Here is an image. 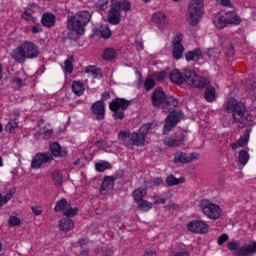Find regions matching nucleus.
Returning <instances> with one entry per match:
<instances>
[{"label": "nucleus", "instance_id": "obj_64", "mask_svg": "<svg viewBox=\"0 0 256 256\" xmlns=\"http://www.w3.org/2000/svg\"><path fill=\"white\" fill-rule=\"evenodd\" d=\"M79 256H89V251L83 250L82 252H80Z\"/></svg>", "mask_w": 256, "mask_h": 256}, {"label": "nucleus", "instance_id": "obj_15", "mask_svg": "<svg viewBox=\"0 0 256 256\" xmlns=\"http://www.w3.org/2000/svg\"><path fill=\"white\" fill-rule=\"evenodd\" d=\"M181 41H183V34L178 33L173 40L172 55L174 59H181V57H183L185 47H183V44L181 43Z\"/></svg>", "mask_w": 256, "mask_h": 256}, {"label": "nucleus", "instance_id": "obj_51", "mask_svg": "<svg viewBox=\"0 0 256 256\" xmlns=\"http://www.w3.org/2000/svg\"><path fill=\"white\" fill-rule=\"evenodd\" d=\"M102 255L103 256H113V250H111L109 247L105 246L102 248Z\"/></svg>", "mask_w": 256, "mask_h": 256}, {"label": "nucleus", "instance_id": "obj_35", "mask_svg": "<svg viewBox=\"0 0 256 256\" xmlns=\"http://www.w3.org/2000/svg\"><path fill=\"white\" fill-rule=\"evenodd\" d=\"M138 205V209H140V211H151V209H153V203L147 201V200H140V202L137 203Z\"/></svg>", "mask_w": 256, "mask_h": 256}, {"label": "nucleus", "instance_id": "obj_62", "mask_svg": "<svg viewBox=\"0 0 256 256\" xmlns=\"http://www.w3.org/2000/svg\"><path fill=\"white\" fill-rule=\"evenodd\" d=\"M136 47L139 51H143V43L141 41H136Z\"/></svg>", "mask_w": 256, "mask_h": 256}, {"label": "nucleus", "instance_id": "obj_17", "mask_svg": "<svg viewBox=\"0 0 256 256\" xmlns=\"http://www.w3.org/2000/svg\"><path fill=\"white\" fill-rule=\"evenodd\" d=\"M117 179H119V177H117V175L104 177V180H103L101 188H100V193H102V195H103L107 191H111V189H113V187H115V181H117Z\"/></svg>", "mask_w": 256, "mask_h": 256}, {"label": "nucleus", "instance_id": "obj_16", "mask_svg": "<svg viewBox=\"0 0 256 256\" xmlns=\"http://www.w3.org/2000/svg\"><path fill=\"white\" fill-rule=\"evenodd\" d=\"M188 229L191 233H198L203 235L209 231V226L205 223V221L194 220L187 224Z\"/></svg>", "mask_w": 256, "mask_h": 256}, {"label": "nucleus", "instance_id": "obj_14", "mask_svg": "<svg viewBox=\"0 0 256 256\" xmlns=\"http://www.w3.org/2000/svg\"><path fill=\"white\" fill-rule=\"evenodd\" d=\"M199 159V153H185L182 151H178L174 153V163H181L182 165H187L188 163H193V161H197Z\"/></svg>", "mask_w": 256, "mask_h": 256}, {"label": "nucleus", "instance_id": "obj_10", "mask_svg": "<svg viewBox=\"0 0 256 256\" xmlns=\"http://www.w3.org/2000/svg\"><path fill=\"white\" fill-rule=\"evenodd\" d=\"M228 249L230 251H236L237 256H250L256 253V242L250 244H244L239 248V242L233 241L228 243Z\"/></svg>", "mask_w": 256, "mask_h": 256}, {"label": "nucleus", "instance_id": "obj_52", "mask_svg": "<svg viewBox=\"0 0 256 256\" xmlns=\"http://www.w3.org/2000/svg\"><path fill=\"white\" fill-rule=\"evenodd\" d=\"M31 209H32V213H34V215L36 216H39L43 213V210H41V207L39 206H32Z\"/></svg>", "mask_w": 256, "mask_h": 256}, {"label": "nucleus", "instance_id": "obj_40", "mask_svg": "<svg viewBox=\"0 0 256 256\" xmlns=\"http://www.w3.org/2000/svg\"><path fill=\"white\" fill-rule=\"evenodd\" d=\"M99 33L103 39H109L111 37V29L108 25L100 26Z\"/></svg>", "mask_w": 256, "mask_h": 256}, {"label": "nucleus", "instance_id": "obj_38", "mask_svg": "<svg viewBox=\"0 0 256 256\" xmlns=\"http://www.w3.org/2000/svg\"><path fill=\"white\" fill-rule=\"evenodd\" d=\"M79 213V208L71 207V204H68L65 208L64 215L66 217H75Z\"/></svg>", "mask_w": 256, "mask_h": 256}, {"label": "nucleus", "instance_id": "obj_28", "mask_svg": "<svg viewBox=\"0 0 256 256\" xmlns=\"http://www.w3.org/2000/svg\"><path fill=\"white\" fill-rule=\"evenodd\" d=\"M147 195V189L145 188H137L133 191L132 196L135 203H139L143 201V198Z\"/></svg>", "mask_w": 256, "mask_h": 256}, {"label": "nucleus", "instance_id": "obj_27", "mask_svg": "<svg viewBox=\"0 0 256 256\" xmlns=\"http://www.w3.org/2000/svg\"><path fill=\"white\" fill-rule=\"evenodd\" d=\"M169 79L172 83H176V85H182L183 74H181L179 70L175 69L169 74Z\"/></svg>", "mask_w": 256, "mask_h": 256}, {"label": "nucleus", "instance_id": "obj_21", "mask_svg": "<svg viewBox=\"0 0 256 256\" xmlns=\"http://www.w3.org/2000/svg\"><path fill=\"white\" fill-rule=\"evenodd\" d=\"M249 135H251V128H248L245 134L240 137L237 142L232 143L231 148L235 151L236 149H239V147H245L247 143H249Z\"/></svg>", "mask_w": 256, "mask_h": 256}, {"label": "nucleus", "instance_id": "obj_49", "mask_svg": "<svg viewBox=\"0 0 256 256\" xmlns=\"http://www.w3.org/2000/svg\"><path fill=\"white\" fill-rule=\"evenodd\" d=\"M217 3L222 5L223 7H229L230 9H233V3H231V0H216Z\"/></svg>", "mask_w": 256, "mask_h": 256}, {"label": "nucleus", "instance_id": "obj_12", "mask_svg": "<svg viewBox=\"0 0 256 256\" xmlns=\"http://www.w3.org/2000/svg\"><path fill=\"white\" fill-rule=\"evenodd\" d=\"M183 119V112L181 111H172L166 117L165 125L163 127V135H167L174 127L177 126V123Z\"/></svg>", "mask_w": 256, "mask_h": 256}, {"label": "nucleus", "instance_id": "obj_57", "mask_svg": "<svg viewBox=\"0 0 256 256\" xmlns=\"http://www.w3.org/2000/svg\"><path fill=\"white\" fill-rule=\"evenodd\" d=\"M41 31H43L41 25H36L32 27V33H41Z\"/></svg>", "mask_w": 256, "mask_h": 256}, {"label": "nucleus", "instance_id": "obj_4", "mask_svg": "<svg viewBox=\"0 0 256 256\" xmlns=\"http://www.w3.org/2000/svg\"><path fill=\"white\" fill-rule=\"evenodd\" d=\"M39 46L31 41H25L12 51V59L17 63H25V59H36L39 57Z\"/></svg>", "mask_w": 256, "mask_h": 256}, {"label": "nucleus", "instance_id": "obj_18", "mask_svg": "<svg viewBox=\"0 0 256 256\" xmlns=\"http://www.w3.org/2000/svg\"><path fill=\"white\" fill-rule=\"evenodd\" d=\"M92 111L94 115H96V119L98 121H101L102 119H105V102L103 100H100L92 105Z\"/></svg>", "mask_w": 256, "mask_h": 256}, {"label": "nucleus", "instance_id": "obj_24", "mask_svg": "<svg viewBox=\"0 0 256 256\" xmlns=\"http://www.w3.org/2000/svg\"><path fill=\"white\" fill-rule=\"evenodd\" d=\"M204 97L208 103H213L217 99V91L213 86H207L204 92Z\"/></svg>", "mask_w": 256, "mask_h": 256}, {"label": "nucleus", "instance_id": "obj_6", "mask_svg": "<svg viewBox=\"0 0 256 256\" xmlns=\"http://www.w3.org/2000/svg\"><path fill=\"white\" fill-rule=\"evenodd\" d=\"M204 8V0H190L186 13V21L189 25H199V22L205 14Z\"/></svg>", "mask_w": 256, "mask_h": 256}, {"label": "nucleus", "instance_id": "obj_19", "mask_svg": "<svg viewBox=\"0 0 256 256\" xmlns=\"http://www.w3.org/2000/svg\"><path fill=\"white\" fill-rule=\"evenodd\" d=\"M108 22L111 23V25H119V23H121V12L116 9L114 5H112L109 11Z\"/></svg>", "mask_w": 256, "mask_h": 256}, {"label": "nucleus", "instance_id": "obj_42", "mask_svg": "<svg viewBox=\"0 0 256 256\" xmlns=\"http://www.w3.org/2000/svg\"><path fill=\"white\" fill-rule=\"evenodd\" d=\"M64 71L65 73H73V56L65 60Z\"/></svg>", "mask_w": 256, "mask_h": 256}, {"label": "nucleus", "instance_id": "obj_5", "mask_svg": "<svg viewBox=\"0 0 256 256\" xmlns=\"http://www.w3.org/2000/svg\"><path fill=\"white\" fill-rule=\"evenodd\" d=\"M151 99L154 107L166 109V113L173 111L179 105V101L173 96H167L162 88H156L152 93Z\"/></svg>", "mask_w": 256, "mask_h": 256}, {"label": "nucleus", "instance_id": "obj_53", "mask_svg": "<svg viewBox=\"0 0 256 256\" xmlns=\"http://www.w3.org/2000/svg\"><path fill=\"white\" fill-rule=\"evenodd\" d=\"M13 83H14V85H17V87H22L23 86V79L16 76V77L13 78Z\"/></svg>", "mask_w": 256, "mask_h": 256}, {"label": "nucleus", "instance_id": "obj_3", "mask_svg": "<svg viewBox=\"0 0 256 256\" xmlns=\"http://www.w3.org/2000/svg\"><path fill=\"white\" fill-rule=\"evenodd\" d=\"M91 17H93V11H80L68 18L67 28L70 31H74L76 35H83L85 33V27L91 21Z\"/></svg>", "mask_w": 256, "mask_h": 256}, {"label": "nucleus", "instance_id": "obj_1", "mask_svg": "<svg viewBox=\"0 0 256 256\" xmlns=\"http://www.w3.org/2000/svg\"><path fill=\"white\" fill-rule=\"evenodd\" d=\"M150 130L151 124H144L137 132L133 133L129 130H122L118 133V141H120L122 145H125V147H131V145L142 147V145H145L147 133H149Z\"/></svg>", "mask_w": 256, "mask_h": 256}, {"label": "nucleus", "instance_id": "obj_60", "mask_svg": "<svg viewBox=\"0 0 256 256\" xmlns=\"http://www.w3.org/2000/svg\"><path fill=\"white\" fill-rule=\"evenodd\" d=\"M174 256H189V252L183 250L181 252H176Z\"/></svg>", "mask_w": 256, "mask_h": 256}, {"label": "nucleus", "instance_id": "obj_33", "mask_svg": "<svg viewBox=\"0 0 256 256\" xmlns=\"http://www.w3.org/2000/svg\"><path fill=\"white\" fill-rule=\"evenodd\" d=\"M166 183L169 187H173L175 185H179L181 183H185V178L177 179L175 176L170 175L166 178Z\"/></svg>", "mask_w": 256, "mask_h": 256}, {"label": "nucleus", "instance_id": "obj_11", "mask_svg": "<svg viewBox=\"0 0 256 256\" xmlns=\"http://www.w3.org/2000/svg\"><path fill=\"white\" fill-rule=\"evenodd\" d=\"M200 208L209 219H219L221 217V208L217 204L209 202V200H202Z\"/></svg>", "mask_w": 256, "mask_h": 256}, {"label": "nucleus", "instance_id": "obj_25", "mask_svg": "<svg viewBox=\"0 0 256 256\" xmlns=\"http://www.w3.org/2000/svg\"><path fill=\"white\" fill-rule=\"evenodd\" d=\"M41 23L44 27H53L55 25V15L51 13L43 14Z\"/></svg>", "mask_w": 256, "mask_h": 256}, {"label": "nucleus", "instance_id": "obj_23", "mask_svg": "<svg viewBox=\"0 0 256 256\" xmlns=\"http://www.w3.org/2000/svg\"><path fill=\"white\" fill-rule=\"evenodd\" d=\"M50 151L52 157H67V152L65 150H61V145L57 142L50 144Z\"/></svg>", "mask_w": 256, "mask_h": 256}, {"label": "nucleus", "instance_id": "obj_20", "mask_svg": "<svg viewBox=\"0 0 256 256\" xmlns=\"http://www.w3.org/2000/svg\"><path fill=\"white\" fill-rule=\"evenodd\" d=\"M152 21L156 23L159 29H165V25H167V15L163 12H156L152 16Z\"/></svg>", "mask_w": 256, "mask_h": 256}, {"label": "nucleus", "instance_id": "obj_13", "mask_svg": "<svg viewBox=\"0 0 256 256\" xmlns=\"http://www.w3.org/2000/svg\"><path fill=\"white\" fill-rule=\"evenodd\" d=\"M51 161H53V154L51 152H39L32 159L31 169H41L43 165H47Z\"/></svg>", "mask_w": 256, "mask_h": 256}, {"label": "nucleus", "instance_id": "obj_22", "mask_svg": "<svg viewBox=\"0 0 256 256\" xmlns=\"http://www.w3.org/2000/svg\"><path fill=\"white\" fill-rule=\"evenodd\" d=\"M75 228V222L69 218H63L59 221V229L63 233H69L72 229Z\"/></svg>", "mask_w": 256, "mask_h": 256}, {"label": "nucleus", "instance_id": "obj_61", "mask_svg": "<svg viewBox=\"0 0 256 256\" xmlns=\"http://www.w3.org/2000/svg\"><path fill=\"white\" fill-rule=\"evenodd\" d=\"M111 97V94L109 92L102 93V100L107 101Z\"/></svg>", "mask_w": 256, "mask_h": 256}, {"label": "nucleus", "instance_id": "obj_54", "mask_svg": "<svg viewBox=\"0 0 256 256\" xmlns=\"http://www.w3.org/2000/svg\"><path fill=\"white\" fill-rule=\"evenodd\" d=\"M22 17H23V19H25L26 21H33V16H32L29 12H27V11H25V12L22 14Z\"/></svg>", "mask_w": 256, "mask_h": 256}, {"label": "nucleus", "instance_id": "obj_30", "mask_svg": "<svg viewBox=\"0 0 256 256\" xmlns=\"http://www.w3.org/2000/svg\"><path fill=\"white\" fill-rule=\"evenodd\" d=\"M116 9H118L120 12L121 11H130L131 10V2L125 0L121 2H115L112 4Z\"/></svg>", "mask_w": 256, "mask_h": 256}, {"label": "nucleus", "instance_id": "obj_59", "mask_svg": "<svg viewBox=\"0 0 256 256\" xmlns=\"http://www.w3.org/2000/svg\"><path fill=\"white\" fill-rule=\"evenodd\" d=\"M144 256H157L154 250H146Z\"/></svg>", "mask_w": 256, "mask_h": 256}, {"label": "nucleus", "instance_id": "obj_55", "mask_svg": "<svg viewBox=\"0 0 256 256\" xmlns=\"http://www.w3.org/2000/svg\"><path fill=\"white\" fill-rule=\"evenodd\" d=\"M165 77H167V72L165 71L159 72L157 75L158 81H164Z\"/></svg>", "mask_w": 256, "mask_h": 256}, {"label": "nucleus", "instance_id": "obj_9", "mask_svg": "<svg viewBox=\"0 0 256 256\" xmlns=\"http://www.w3.org/2000/svg\"><path fill=\"white\" fill-rule=\"evenodd\" d=\"M131 102L125 98H116L109 104L110 111H113V118L123 119L125 117V111L128 109Z\"/></svg>", "mask_w": 256, "mask_h": 256}, {"label": "nucleus", "instance_id": "obj_45", "mask_svg": "<svg viewBox=\"0 0 256 256\" xmlns=\"http://www.w3.org/2000/svg\"><path fill=\"white\" fill-rule=\"evenodd\" d=\"M172 137H174V139L178 141L180 146L183 145V141H185V134L183 133V131L181 130L177 131L175 135Z\"/></svg>", "mask_w": 256, "mask_h": 256}, {"label": "nucleus", "instance_id": "obj_36", "mask_svg": "<svg viewBox=\"0 0 256 256\" xmlns=\"http://www.w3.org/2000/svg\"><path fill=\"white\" fill-rule=\"evenodd\" d=\"M163 144L166 145V147H181L178 140H176L173 136L166 137L163 140Z\"/></svg>", "mask_w": 256, "mask_h": 256}, {"label": "nucleus", "instance_id": "obj_63", "mask_svg": "<svg viewBox=\"0 0 256 256\" xmlns=\"http://www.w3.org/2000/svg\"><path fill=\"white\" fill-rule=\"evenodd\" d=\"M78 244L80 247H83V245H87V240L81 239V240H79Z\"/></svg>", "mask_w": 256, "mask_h": 256}, {"label": "nucleus", "instance_id": "obj_41", "mask_svg": "<svg viewBox=\"0 0 256 256\" xmlns=\"http://www.w3.org/2000/svg\"><path fill=\"white\" fill-rule=\"evenodd\" d=\"M18 125L19 121H17V119H13L8 122V125H6L5 129L7 133H13L15 129H17Z\"/></svg>", "mask_w": 256, "mask_h": 256}, {"label": "nucleus", "instance_id": "obj_39", "mask_svg": "<svg viewBox=\"0 0 256 256\" xmlns=\"http://www.w3.org/2000/svg\"><path fill=\"white\" fill-rule=\"evenodd\" d=\"M69 205V203H67V199L62 198L60 199L58 202H56L54 211L59 212V211H64L67 208V206Z\"/></svg>", "mask_w": 256, "mask_h": 256}, {"label": "nucleus", "instance_id": "obj_7", "mask_svg": "<svg viewBox=\"0 0 256 256\" xmlns=\"http://www.w3.org/2000/svg\"><path fill=\"white\" fill-rule=\"evenodd\" d=\"M183 83H187V85L196 89H205L209 85V80L197 75L195 71L185 69L183 72Z\"/></svg>", "mask_w": 256, "mask_h": 256}, {"label": "nucleus", "instance_id": "obj_34", "mask_svg": "<svg viewBox=\"0 0 256 256\" xmlns=\"http://www.w3.org/2000/svg\"><path fill=\"white\" fill-rule=\"evenodd\" d=\"M85 73H88V75H90V77L93 79H97V77L101 75V69H98L95 66H88L85 68Z\"/></svg>", "mask_w": 256, "mask_h": 256}, {"label": "nucleus", "instance_id": "obj_37", "mask_svg": "<svg viewBox=\"0 0 256 256\" xmlns=\"http://www.w3.org/2000/svg\"><path fill=\"white\" fill-rule=\"evenodd\" d=\"M52 179L56 186L61 185V183H63V173L59 170H54L52 173Z\"/></svg>", "mask_w": 256, "mask_h": 256}, {"label": "nucleus", "instance_id": "obj_58", "mask_svg": "<svg viewBox=\"0 0 256 256\" xmlns=\"http://www.w3.org/2000/svg\"><path fill=\"white\" fill-rule=\"evenodd\" d=\"M43 133L46 135V137H51L53 135V130L48 128H43Z\"/></svg>", "mask_w": 256, "mask_h": 256}, {"label": "nucleus", "instance_id": "obj_50", "mask_svg": "<svg viewBox=\"0 0 256 256\" xmlns=\"http://www.w3.org/2000/svg\"><path fill=\"white\" fill-rule=\"evenodd\" d=\"M226 241H229V235L222 234L221 236H219L217 243L218 245H223V243H225Z\"/></svg>", "mask_w": 256, "mask_h": 256}, {"label": "nucleus", "instance_id": "obj_32", "mask_svg": "<svg viewBox=\"0 0 256 256\" xmlns=\"http://www.w3.org/2000/svg\"><path fill=\"white\" fill-rule=\"evenodd\" d=\"M238 161L240 165L245 167V165L249 163V152H247V150H241L238 154Z\"/></svg>", "mask_w": 256, "mask_h": 256}, {"label": "nucleus", "instance_id": "obj_46", "mask_svg": "<svg viewBox=\"0 0 256 256\" xmlns=\"http://www.w3.org/2000/svg\"><path fill=\"white\" fill-rule=\"evenodd\" d=\"M153 87H155V80H153V78H147L144 82V89L151 91Z\"/></svg>", "mask_w": 256, "mask_h": 256}, {"label": "nucleus", "instance_id": "obj_26", "mask_svg": "<svg viewBox=\"0 0 256 256\" xmlns=\"http://www.w3.org/2000/svg\"><path fill=\"white\" fill-rule=\"evenodd\" d=\"M72 91L78 97H81L85 93V84L82 81H74L72 83Z\"/></svg>", "mask_w": 256, "mask_h": 256}, {"label": "nucleus", "instance_id": "obj_43", "mask_svg": "<svg viewBox=\"0 0 256 256\" xmlns=\"http://www.w3.org/2000/svg\"><path fill=\"white\" fill-rule=\"evenodd\" d=\"M110 168L111 164L109 162H98L95 164L96 171H99L100 173H103V171Z\"/></svg>", "mask_w": 256, "mask_h": 256}, {"label": "nucleus", "instance_id": "obj_48", "mask_svg": "<svg viewBox=\"0 0 256 256\" xmlns=\"http://www.w3.org/2000/svg\"><path fill=\"white\" fill-rule=\"evenodd\" d=\"M152 199L154 201V205H165L167 201L165 198H161L159 196H153Z\"/></svg>", "mask_w": 256, "mask_h": 256}, {"label": "nucleus", "instance_id": "obj_29", "mask_svg": "<svg viewBox=\"0 0 256 256\" xmlns=\"http://www.w3.org/2000/svg\"><path fill=\"white\" fill-rule=\"evenodd\" d=\"M115 57H117V50L115 48H107L102 53L104 61H112Z\"/></svg>", "mask_w": 256, "mask_h": 256}, {"label": "nucleus", "instance_id": "obj_2", "mask_svg": "<svg viewBox=\"0 0 256 256\" xmlns=\"http://www.w3.org/2000/svg\"><path fill=\"white\" fill-rule=\"evenodd\" d=\"M226 110L228 113H232L233 123H239L238 129H243L253 123V115L248 114L245 116V104L239 102L236 99H229L226 104Z\"/></svg>", "mask_w": 256, "mask_h": 256}, {"label": "nucleus", "instance_id": "obj_31", "mask_svg": "<svg viewBox=\"0 0 256 256\" xmlns=\"http://www.w3.org/2000/svg\"><path fill=\"white\" fill-rule=\"evenodd\" d=\"M201 50L200 49H195L192 52L186 53L185 57L187 61H199L201 59Z\"/></svg>", "mask_w": 256, "mask_h": 256}, {"label": "nucleus", "instance_id": "obj_44", "mask_svg": "<svg viewBox=\"0 0 256 256\" xmlns=\"http://www.w3.org/2000/svg\"><path fill=\"white\" fill-rule=\"evenodd\" d=\"M13 198V193L8 192L5 196H2L0 193V207H3V205H6V203H9L11 199Z\"/></svg>", "mask_w": 256, "mask_h": 256}, {"label": "nucleus", "instance_id": "obj_56", "mask_svg": "<svg viewBox=\"0 0 256 256\" xmlns=\"http://www.w3.org/2000/svg\"><path fill=\"white\" fill-rule=\"evenodd\" d=\"M153 183H154V185H156V187H159V185L163 184V178L156 177V178H154Z\"/></svg>", "mask_w": 256, "mask_h": 256}, {"label": "nucleus", "instance_id": "obj_8", "mask_svg": "<svg viewBox=\"0 0 256 256\" xmlns=\"http://www.w3.org/2000/svg\"><path fill=\"white\" fill-rule=\"evenodd\" d=\"M213 23L217 29H225L227 25H239L241 23V17L234 11L226 12L220 16H216Z\"/></svg>", "mask_w": 256, "mask_h": 256}, {"label": "nucleus", "instance_id": "obj_47", "mask_svg": "<svg viewBox=\"0 0 256 256\" xmlns=\"http://www.w3.org/2000/svg\"><path fill=\"white\" fill-rule=\"evenodd\" d=\"M8 223L12 227H17V225H21V219L17 218L16 216H10Z\"/></svg>", "mask_w": 256, "mask_h": 256}]
</instances>
